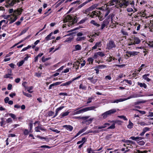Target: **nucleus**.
Wrapping results in <instances>:
<instances>
[{
	"instance_id": "1",
	"label": "nucleus",
	"mask_w": 153,
	"mask_h": 153,
	"mask_svg": "<svg viewBox=\"0 0 153 153\" xmlns=\"http://www.w3.org/2000/svg\"><path fill=\"white\" fill-rule=\"evenodd\" d=\"M77 18H72L70 15L67 16L64 20V22H68L67 24L68 27L72 26L74 24L77 22Z\"/></svg>"
},
{
	"instance_id": "2",
	"label": "nucleus",
	"mask_w": 153,
	"mask_h": 153,
	"mask_svg": "<svg viewBox=\"0 0 153 153\" xmlns=\"http://www.w3.org/2000/svg\"><path fill=\"white\" fill-rule=\"evenodd\" d=\"M116 45L114 41L110 40L107 44L106 49L110 50L113 48H116Z\"/></svg>"
},
{
	"instance_id": "3",
	"label": "nucleus",
	"mask_w": 153,
	"mask_h": 153,
	"mask_svg": "<svg viewBox=\"0 0 153 153\" xmlns=\"http://www.w3.org/2000/svg\"><path fill=\"white\" fill-rule=\"evenodd\" d=\"M130 40L131 41H133L135 45L138 44L141 42L140 39L139 38L135 36L132 37Z\"/></svg>"
},
{
	"instance_id": "4",
	"label": "nucleus",
	"mask_w": 153,
	"mask_h": 153,
	"mask_svg": "<svg viewBox=\"0 0 153 153\" xmlns=\"http://www.w3.org/2000/svg\"><path fill=\"white\" fill-rule=\"evenodd\" d=\"M20 0H7L6 2L11 6H13L16 3L19 2Z\"/></svg>"
},
{
	"instance_id": "5",
	"label": "nucleus",
	"mask_w": 153,
	"mask_h": 153,
	"mask_svg": "<svg viewBox=\"0 0 153 153\" xmlns=\"http://www.w3.org/2000/svg\"><path fill=\"white\" fill-rule=\"evenodd\" d=\"M97 107L96 106H93L90 107L85 108H84V109L85 112L88 111H91L92 110L96 111V110H95L94 109L97 108Z\"/></svg>"
},
{
	"instance_id": "6",
	"label": "nucleus",
	"mask_w": 153,
	"mask_h": 153,
	"mask_svg": "<svg viewBox=\"0 0 153 153\" xmlns=\"http://www.w3.org/2000/svg\"><path fill=\"white\" fill-rule=\"evenodd\" d=\"M87 127H85L84 128L80 130L78 132V133L73 138L74 139V138L76 137L78 135H79L80 134L82 133L83 132H84V131H85L87 129Z\"/></svg>"
},
{
	"instance_id": "7",
	"label": "nucleus",
	"mask_w": 153,
	"mask_h": 153,
	"mask_svg": "<svg viewBox=\"0 0 153 153\" xmlns=\"http://www.w3.org/2000/svg\"><path fill=\"white\" fill-rule=\"evenodd\" d=\"M106 112L108 116H109L115 113L116 112V110L115 109H113L110 110Z\"/></svg>"
},
{
	"instance_id": "8",
	"label": "nucleus",
	"mask_w": 153,
	"mask_h": 153,
	"mask_svg": "<svg viewBox=\"0 0 153 153\" xmlns=\"http://www.w3.org/2000/svg\"><path fill=\"white\" fill-rule=\"evenodd\" d=\"M139 53V52L136 51H127L126 52V53L129 54L130 56H135L137 55Z\"/></svg>"
},
{
	"instance_id": "9",
	"label": "nucleus",
	"mask_w": 153,
	"mask_h": 153,
	"mask_svg": "<svg viewBox=\"0 0 153 153\" xmlns=\"http://www.w3.org/2000/svg\"><path fill=\"white\" fill-rule=\"evenodd\" d=\"M94 119V118H91L90 119H89L88 120L87 119V120H83L84 121V122H83L82 123H86L87 124L89 125L90 124H91L93 120Z\"/></svg>"
},
{
	"instance_id": "10",
	"label": "nucleus",
	"mask_w": 153,
	"mask_h": 153,
	"mask_svg": "<svg viewBox=\"0 0 153 153\" xmlns=\"http://www.w3.org/2000/svg\"><path fill=\"white\" fill-rule=\"evenodd\" d=\"M128 2L125 1H122L120 3L119 5L121 7H124L127 6Z\"/></svg>"
},
{
	"instance_id": "11",
	"label": "nucleus",
	"mask_w": 153,
	"mask_h": 153,
	"mask_svg": "<svg viewBox=\"0 0 153 153\" xmlns=\"http://www.w3.org/2000/svg\"><path fill=\"white\" fill-rule=\"evenodd\" d=\"M63 127L65 128L67 130H69L70 131H72L73 129V127L70 125H65L63 126Z\"/></svg>"
},
{
	"instance_id": "12",
	"label": "nucleus",
	"mask_w": 153,
	"mask_h": 153,
	"mask_svg": "<svg viewBox=\"0 0 153 153\" xmlns=\"http://www.w3.org/2000/svg\"><path fill=\"white\" fill-rule=\"evenodd\" d=\"M87 79L90 80L91 82L93 84H95L98 80L97 79L94 78L93 77H88Z\"/></svg>"
},
{
	"instance_id": "13",
	"label": "nucleus",
	"mask_w": 153,
	"mask_h": 153,
	"mask_svg": "<svg viewBox=\"0 0 153 153\" xmlns=\"http://www.w3.org/2000/svg\"><path fill=\"white\" fill-rule=\"evenodd\" d=\"M80 63L79 61H77L73 64V67L75 68L76 70L79 69Z\"/></svg>"
},
{
	"instance_id": "14",
	"label": "nucleus",
	"mask_w": 153,
	"mask_h": 153,
	"mask_svg": "<svg viewBox=\"0 0 153 153\" xmlns=\"http://www.w3.org/2000/svg\"><path fill=\"white\" fill-rule=\"evenodd\" d=\"M90 117L89 116H85V117H81L80 116L79 117H75V118L76 119H82L83 120H85L87 119H88Z\"/></svg>"
},
{
	"instance_id": "15",
	"label": "nucleus",
	"mask_w": 153,
	"mask_h": 153,
	"mask_svg": "<svg viewBox=\"0 0 153 153\" xmlns=\"http://www.w3.org/2000/svg\"><path fill=\"white\" fill-rule=\"evenodd\" d=\"M22 11H21L19 10H15L14 11L13 13L12 14V16H17V15L18 14H20L21 13Z\"/></svg>"
},
{
	"instance_id": "16",
	"label": "nucleus",
	"mask_w": 153,
	"mask_h": 153,
	"mask_svg": "<svg viewBox=\"0 0 153 153\" xmlns=\"http://www.w3.org/2000/svg\"><path fill=\"white\" fill-rule=\"evenodd\" d=\"M137 85H139L140 87H143L144 88H146L147 87L146 85L144 83H142L138 82H137Z\"/></svg>"
},
{
	"instance_id": "17",
	"label": "nucleus",
	"mask_w": 153,
	"mask_h": 153,
	"mask_svg": "<svg viewBox=\"0 0 153 153\" xmlns=\"http://www.w3.org/2000/svg\"><path fill=\"white\" fill-rule=\"evenodd\" d=\"M149 74H145L143 76V78L148 82H149L151 80V79L148 77L149 76Z\"/></svg>"
},
{
	"instance_id": "18",
	"label": "nucleus",
	"mask_w": 153,
	"mask_h": 153,
	"mask_svg": "<svg viewBox=\"0 0 153 153\" xmlns=\"http://www.w3.org/2000/svg\"><path fill=\"white\" fill-rule=\"evenodd\" d=\"M85 112V110H84V108L80 109V110H79L78 111H74V115L78 114H79L81 113H83V112Z\"/></svg>"
},
{
	"instance_id": "19",
	"label": "nucleus",
	"mask_w": 153,
	"mask_h": 153,
	"mask_svg": "<svg viewBox=\"0 0 153 153\" xmlns=\"http://www.w3.org/2000/svg\"><path fill=\"white\" fill-rule=\"evenodd\" d=\"M86 39V37L85 36H79L76 39V41H80L84 40Z\"/></svg>"
},
{
	"instance_id": "20",
	"label": "nucleus",
	"mask_w": 153,
	"mask_h": 153,
	"mask_svg": "<svg viewBox=\"0 0 153 153\" xmlns=\"http://www.w3.org/2000/svg\"><path fill=\"white\" fill-rule=\"evenodd\" d=\"M10 71V74H7L4 75L3 77L4 78H8L10 77V76L12 75V74H11L12 73V70L11 69L9 70Z\"/></svg>"
},
{
	"instance_id": "21",
	"label": "nucleus",
	"mask_w": 153,
	"mask_h": 153,
	"mask_svg": "<svg viewBox=\"0 0 153 153\" xmlns=\"http://www.w3.org/2000/svg\"><path fill=\"white\" fill-rule=\"evenodd\" d=\"M117 1V0H111L108 3L109 5L111 6L114 5L116 3Z\"/></svg>"
},
{
	"instance_id": "22",
	"label": "nucleus",
	"mask_w": 153,
	"mask_h": 153,
	"mask_svg": "<svg viewBox=\"0 0 153 153\" xmlns=\"http://www.w3.org/2000/svg\"><path fill=\"white\" fill-rule=\"evenodd\" d=\"M69 112L67 111L66 112L62 113L60 115V117L62 118L65 116H67L69 114Z\"/></svg>"
},
{
	"instance_id": "23",
	"label": "nucleus",
	"mask_w": 153,
	"mask_h": 153,
	"mask_svg": "<svg viewBox=\"0 0 153 153\" xmlns=\"http://www.w3.org/2000/svg\"><path fill=\"white\" fill-rule=\"evenodd\" d=\"M110 10L108 9H106L104 11V14H105L104 17H106L110 13Z\"/></svg>"
},
{
	"instance_id": "24",
	"label": "nucleus",
	"mask_w": 153,
	"mask_h": 153,
	"mask_svg": "<svg viewBox=\"0 0 153 153\" xmlns=\"http://www.w3.org/2000/svg\"><path fill=\"white\" fill-rule=\"evenodd\" d=\"M75 48L76 51L80 50L82 49L81 46L78 44L75 45Z\"/></svg>"
},
{
	"instance_id": "25",
	"label": "nucleus",
	"mask_w": 153,
	"mask_h": 153,
	"mask_svg": "<svg viewBox=\"0 0 153 153\" xmlns=\"http://www.w3.org/2000/svg\"><path fill=\"white\" fill-rule=\"evenodd\" d=\"M126 143L127 145H129L130 144H135V142L131 140H127Z\"/></svg>"
},
{
	"instance_id": "26",
	"label": "nucleus",
	"mask_w": 153,
	"mask_h": 153,
	"mask_svg": "<svg viewBox=\"0 0 153 153\" xmlns=\"http://www.w3.org/2000/svg\"><path fill=\"white\" fill-rule=\"evenodd\" d=\"M38 128H39V130H40L42 131H47V129L43 127L42 125L38 126Z\"/></svg>"
},
{
	"instance_id": "27",
	"label": "nucleus",
	"mask_w": 153,
	"mask_h": 153,
	"mask_svg": "<svg viewBox=\"0 0 153 153\" xmlns=\"http://www.w3.org/2000/svg\"><path fill=\"white\" fill-rule=\"evenodd\" d=\"M72 81H69L68 82H66L64 83H63L61 85V86H67L70 85L71 82Z\"/></svg>"
},
{
	"instance_id": "28",
	"label": "nucleus",
	"mask_w": 153,
	"mask_h": 153,
	"mask_svg": "<svg viewBox=\"0 0 153 153\" xmlns=\"http://www.w3.org/2000/svg\"><path fill=\"white\" fill-rule=\"evenodd\" d=\"M133 126V123L130 120L129 121V124L127 126V127L129 128H131Z\"/></svg>"
},
{
	"instance_id": "29",
	"label": "nucleus",
	"mask_w": 153,
	"mask_h": 153,
	"mask_svg": "<svg viewBox=\"0 0 153 153\" xmlns=\"http://www.w3.org/2000/svg\"><path fill=\"white\" fill-rule=\"evenodd\" d=\"M125 100H123V99H120L116 100H115L113 102L118 103L119 102H122Z\"/></svg>"
},
{
	"instance_id": "30",
	"label": "nucleus",
	"mask_w": 153,
	"mask_h": 153,
	"mask_svg": "<svg viewBox=\"0 0 153 153\" xmlns=\"http://www.w3.org/2000/svg\"><path fill=\"white\" fill-rule=\"evenodd\" d=\"M106 67V66L105 65H99L97 66L96 68L98 69H101L104 68Z\"/></svg>"
},
{
	"instance_id": "31",
	"label": "nucleus",
	"mask_w": 153,
	"mask_h": 153,
	"mask_svg": "<svg viewBox=\"0 0 153 153\" xmlns=\"http://www.w3.org/2000/svg\"><path fill=\"white\" fill-rule=\"evenodd\" d=\"M52 34H53V33L51 32L48 35L45 37V39L47 41L49 40L50 39L51 37V36Z\"/></svg>"
},
{
	"instance_id": "32",
	"label": "nucleus",
	"mask_w": 153,
	"mask_h": 153,
	"mask_svg": "<svg viewBox=\"0 0 153 153\" xmlns=\"http://www.w3.org/2000/svg\"><path fill=\"white\" fill-rule=\"evenodd\" d=\"M51 59L50 57L47 58H45L44 56H43L42 58V61L43 62H45L46 61H47Z\"/></svg>"
},
{
	"instance_id": "33",
	"label": "nucleus",
	"mask_w": 153,
	"mask_h": 153,
	"mask_svg": "<svg viewBox=\"0 0 153 153\" xmlns=\"http://www.w3.org/2000/svg\"><path fill=\"white\" fill-rule=\"evenodd\" d=\"M99 56L98 52H96L94 53V55L93 57V58L94 59H97L99 58Z\"/></svg>"
},
{
	"instance_id": "34",
	"label": "nucleus",
	"mask_w": 153,
	"mask_h": 153,
	"mask_svg": "<svg viewBox=\"0 0 153 153\" xmlns=\"http://www.w3.org/2000/svg\"><path fill=\"white\" fill-rule=\"evenodd\" d=\"M109 22V21L107 19H105L102 22V23L104 24H105L107 26H108V25Z\"/></svg>"
},
{
	"instance_id": "35",
	"label": "nucleus",
	"mask_w": 153,
	"mask_h": 153,
	"mask_svg": "<svg viewBox=\"0 0 153 153\" xmlns=\"http://www.w3.org/2000/svg\"><path fill=\"white\" fill-rule=\"evenodd\" d=\"M37 137L38 138H39L40 139H44L46 141V142H49V140L48 139H46L45 137H41V136H39V135H37Z\"/></svg>"
},
{
	"instance_id": "36",
	"label": "nucleus",
	"mask_w": 153,
	"mask_h": 153,
	"mask_svg": "<svg viewBox=\"0 0 153 153\" xmlns=\"http://www.w3.org/2000/svg\"><path fill=\"white\" fill-rule=\"evenodd\" d=\"M132 98H134L139 97H140V94H134L131 95Z\"/></svg>"
},
{
	"instance_id": "37",
	"label": "nucleus",
	"mask_w": 153,
	"mask_h": 153,
	"mask_svg": "<svg viewBox=\"0 0 153 153\" xmlns=\"http://www.w3.org/2000/svg\"><path fill=\"white\" fill-rule=\"evenodd\" d=\"M102 116L103 117V119H105L108 116L106 112L103 113L102 114Z\"/></svg>"
},
{
	"instance_id": "38",
	"label": "nucleus",
	"mask_w": 153,
	"mask_h": 153,
	"mask_svg": "<svg viewBox=\"0 0 153 153\" xmlns=\"http://www.w3.org/2000/svg\"><path fill=\"white\" fill-rule=\"evenodd\" d=\"M12 16V14L5 16V15H2V16L4 18V19H7L8 18L11 17V16Z\"/></svg>"
},
{
	"instance_id": "39",
	"label": "nucleus",
	"mask_w": 153,
	"mask_h": 153,
	"mask_svg": "<svg viewBox=\"0 0 153 153\" xmlns=\"http://www.w3.org/2000/svg\"><path fill=\"white\" fill-rule=\"evenodd\" d=\"M118 117L121 119H123L125 120H127L128 119L126 117L123 115L118 116Z\"/></svg>"
},
{
	"instance_id": "40",
	"label": "nucleus",
	"mask_w": 153,
	"mask_h": 153,
	"mask_svg": "<svg viewBox=\"0 0 153 153\" xmlns=\"http://www.w3.org/2000/svg\"><path fill=\"white\" fill-rule=\"evenodd\" d=\"M24 61L22 60L17 63V65L19 67L21 66L24 63Z\"/></svg>"
},
{
	"instance_id": "41",
	"label": "nucleus",
	"mask_w": 153,
	"mask_h": 153,
	"mask_svg": "<svg viewBox=\"0 0 153 153\" xmlns=\"http://www.w3.org/2000/svg\"><path fill=\"white\" fill-rule=\"evenodd\" d=\"M97 52L99 56H100V57H103L105 55L104 53L102 52L99 51Z\"/></svg>"
},
{
	"instance_id": "42",
	"label": "nucleus",
	"mask_w": 153,
	"mask_h": 153,
	"mask_svg": "<svg viewBox=\"0 0 153 153\" xmlns=\"http://www.w3.org/2000/svg\"><path fill=\"white\" fill-rule=\"evenodd\" d=\"M23 93L24 95L27 96V97H30L32 96L30 94L27 93H26L24 91H23Z\"/></svg>"
},
{
	"instance_id": "43",
	"label": "nucleus",
	"mask_w": 153,
	"mask_h": 153,
	"mask_svg": "<svg viewBox=\"0 0 153 153\" xmlns=\"http://www.w3.org/2000/svg\"><path fill=\"white\" fill-rule=\"evenodd\" d=\"M51 147L46 145H43L41 146L39 148H45L50 149L51 148Z\"/></svg>"
},
{
	"instance_id": "44",
	"label": "nucleus",
	"mask_w": 153,
	"mask_h": 153,
	"mask_svg": "<svg viewBox=\"0 0 153 153\" xmlns=\"http://www.w3.org/2000/svg\"><path fill=\"white\" fill-rule=\"evenodd\" d=\"M62 82H57L51 84L52 85V86H56L58 85H60L62 83Z\"/></svg>"
},
{
	"instance_id": "45",
	"label": "nucleus",
	"mask_w": 153,
	"mask_h": 153,
	"mask_svg": "<svg viewBox=\"0 0 153 153\" xmlns=\"http://www.w3.org/2000/svg\"><path fill=\"white\" fill-rule=\"evenodd\" d=\"M79 88L82 90H85L86 89V87L83 85L82 84H80L79 86Z\"/></svg>"
},
{
	"instance_id": "46",
	"label": "nucleus",
	"mask_w": 153,
	"mask_h": 153,
	"mask_svg": "<svg viewBox=\"0 0 153 153\" xmlns=\"http://www.w3.org/2000/svg\"><path fill=\"white\" fill-rule=\"evenodd\" d=\"M123 82H125L128 84L131 85L132 84V82L131 80H128L125 79L124 80Z\"/></svg>"
},
{
	"instance_id": "47",
	"label": "nucleus",
	"mask_w": 153,
	"mask_h": 153,
	"mask_svg": "<svg viewBox=\"0 0 153 153\" xmlns=\"http://www.w3.org/2000/svg\"><path fill=\"white\" fill-rule=\"evenodd\" d=\"M29 132L28 130L27 129H25L23 133L25 135H27Z\"/></svg>"
},
{
	"instance_id": "48",
	"label": "nucleus",
	"mask_w": 153,
	"mask_h": 153,
	"mask_svg": "<svg viewBox=\"0 0 153 153\" xmlns=\"http://www.w3.org/2000/svg\"><path fill=\"white\" fill-rule=\"evenodd\" d=\"M129 139H131L133 140H136V141H138V140H137V137H135L133 136H132L130 137Z\"/></svg>"
},
{
	"instance_id": "49",
	"label": "nucleus",
	"mask_w": 153,
	"mask_h": 153,
	"mask_svg": "<svg viewBox=\"0 0 153 153\" xmlns=\"http://www.w3.org/2000/svg\"><path fill=\"white\" fill-rule=\"evenodd\" d=\"M137 143L139 145L142 146L145 144V142L144 141L142 140L138 142Z\"/></svg>"
},
{
	"instance_id": "50",
	"label": "nucleus",
	"mask_w": 153,
	"mask_h": 153,
	"mask_svg": "<svg viewBox=\"0 0 153 153\" xmlns=\"http://www.w3.org/2000/svg\"><path fill=\"white\" fill-rule=\"evenodd\" d=\"M145 102V101H141L136 102H134V104L135 105H138V104H139L140 103H144Z\"/></svg>"
},
{
	"instance_id": "51",
	"label": "nucleus",
	"mask_w": 153,
	"mask_h": 153,
	"mask_svg": "<svg viewBox=\"0 0 153 153\" xmlns=\"http://www.w3.org/2000/svg\"><path fill=\"white\" fill-rule=\"evenodd\" d=\"M134 110L137 111H139L140 114H146V112L144 111H140L139 110H137V109H134Z\"/></svg>"
},
{
	"instance_id": "52",
	"label": "nucleus",
	"mask_w": 153,
	"mask_h": 153,
	"mask_svg": "<svg viewBox=\"0 0 153 153\" xmlns=\"http://www.w3.org/2000/svg\"><path fill=\"white\" fill-rule=\"evenodd\" d=\"M96 7V6H95V5H93L90 7L88 8H89L90 11H91L94 9Z\"/></svg>"
},
{
	"instance_id": "53",
	"label": "nucleus",
	"mask_w": 153,
	"mask_h": 153,
	"mask_svg": "<svg viewBox=\"0 0 153 153\" xmlns=\"http://www.w3.org/2000/svg\"><path fill=\"white\" fill-rule=\"evenodd\" d=\"M94 98L93 97H89L88 99V101L87 102V104H89L91 102V100Z\"/></svg>"
},
{
	"instance_id": "54",
	"label": "nucleus",
	"mask_w": 153,
	"mask_h": 153,
	"mask_svg": "<svg viewBox=\"0 0 153 153\" xmlns=\"http://www.w3.org/2000/svg\"><path fill=\"white\" fill-rule=\"evenodd\" d=\"M9 115L13 119H15L16 118V115L10 113L9 114Z\"/></svg>"
},
{
	"instance_id": "55",
	"label": "nucleus",
	"mask_w": 153,
	"mask_h": 153,
	"mask_svg": "<svg viewBox=\"0 0 153 153\" xmlns=\"http://www.w3.org/2000/svg\"><path fill=\"white\" fill-rule=\"evenodd\" d=\"M12 122V120L10 118H8L6 120L7 123H11Z\"/></svg>"
},
{
	"instance_id": "56",
	"label": "nucleus",
	"mask_w": 153,
	"mask_h": 153,
	"mask_svg": "<svg viewBox=\"0 0 153 153\" xmlns=\"http://www.w3.org/2000/svg\"><path fill=\"white\" fill-rule=\"evenodd\" d=\"M93 60H94L91 57L88 58V61L89 62H91V64H92Z\"/></svg>"
},
{
	"instance_id": "57",
	"label": "nucleus",
	"mask_w": 153,
	"mask_h": 153,
	"mask_svg": "<svg viewBox=\"0 0 153 153\" xmlns=\"http://www.w3.org/2000/svg\"><path fill=\"white\" fill-rule=\"evenodd\" d=\"M95 45L97 47H100L102 45V44L100 42L96 43Z\"/></svg>"
},
{
	"instance_id": "58",
	"label": "nucleus",
	"mask_w": 153,
	"mask_h": 153,
	"mask_svg": "<svg viewBox=\"0 0 153 153\" xmlns=\"http://www.w3.org/2000/svg\"><path fill=\"white\" fill-rule=\"evenodd\" d=\"M28 30V28H26V29H24L21 33H20L21 35L23 34L24 33H26L27 31Z\"/></svg>"
},
{
	"instance_id": "59",
	"label": "nucleus",
	"mask_w": 153,
	"mask_h": 153,
	"mask_svg": "<svg viewBox=\"0 0 153 153\" xmlns=\"http://www.w3.org/2000/svg\"><path fill=\"white\" fill-rule=\"evenodd\" d=\"M147 151H141L139 150H137L136 152L135 153H146Z\"/></svg>"
},
{
	"instance_id": "60",
	"label": "nucleus",
	"mask_w": 153,
	"mask_h": 153,
	"mask_svg": "<svg viewBox=\"0 0 153 153\" xmlns=\"http://www.w3.org/2000/svg\"><path fill=\"white\" fill-rule=\"evenodd\" d=\"M96 12L95 11H93L91 13V15H90V16L91 18H93L94 16L96 14L95 13Z\"/></svg>"
},
{
	"instance_id": "61",
	"label": "nucleus",
	"mask_w": 153,
	"mask_h": 153,
	"mask_svg": "<svg viewBox=\"0 0 153 153\" xmlns=\"http://www.w3.org/2000/svg\"><path fill=\"white\" fill-rule=\"evenodd\" d=\"M9 98L8 97H6L4 99V102L6 103H7L9 102Z\"/></svg>"
},
{
	"instance_id": "62",
	"label": "nucleus",
	"mask_w": 153,
	"mask_h": 153,
	"mask_svg": "<svg viewBox=\"0 0 153 153\" xmlns=\"http://www.w3.org/2000/svg\"><path fill=\"white\" fill-rule=\"evenodd\" d=\"M54 112L52 111H50L48 112V115L49 116H52L54 114Z\"/></svg>"
},
{
	"instance_id": "63",
	"label": "nucleus",
	"mask_w": 153,
	"mask_h": 153,
	"mask_svg": "<svg viewBox=\"0 0 153 153\" xmlns=\"http://www.w3.org/2000/svg\"><path fill=\"white\" fill-rule=\"evenodd\" d=\"M115 124L114 123L111 126H109L108 129H114L115 128Z\"/></svg>"
},
{
	"instance_id": "64",
	"label": "nucleus",
	"mask_w": 153,
	"mask_h": 153,
	"mask_svg": "<svg viewBox=\"0 0 153 153\" xmlns=\"http://www.w3.org/2000/svg\"><path fill=\"white\" fill-rule=\"evenodd\" d=\"M9 65L10 66L13 68H15V67L16 66V65H15L13 63H11Z\"/></svg>"
}]
</instances>
